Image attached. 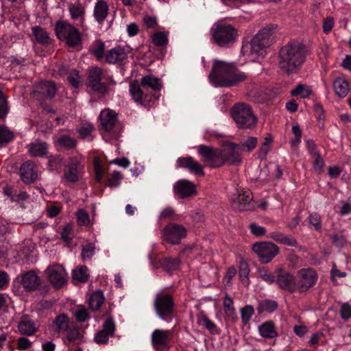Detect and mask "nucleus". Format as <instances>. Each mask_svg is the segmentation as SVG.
Wrapping results in <instances>:
<instances>
[{"label":"nucleus","mask_w":351,"mask_h":351,"mask_svg":"<svg viewBox=\"0 0 351 351\" xmlns=\"http://www.w3.org/2000/svg\"><path fill=\"white\" fill-rule=\"evenodd\" d=\"M307 53L303 43L297 40L289 42L279 50V68L288 75L297 73L305 62Z\"/></svg>","instance_id":"f257e3e1"},{"label":"nucleus","mask_w":351,"mask_h":351,"mask_svg":"<svg viewBox=\"0 0 351 351\" xmlns=\"http://www.w3.org/2000/svg\"><path fill=\"white\" fill-rule=\"evenodd\" d=\"M87 81L92 90L103 95L108 94L110 87L116 84L113 76L99 66H94L88 71Z\"/></svg>","instance_id":"f03ea898"},{"label":"nucleus","mask_w":351,"mask_h":351,"mask_svg":"<svg viewBox=\"0 0 351 351\" xmlns=\"http://www.w3.org/2000/svg\"><path fill=\"white\" fill-rule=\"evenodd\" d=\"M274 29V25H267L252 38L250 43V56L255 58L265 56L266 49L273 44Z\"/></svg>","instance_id":"7ed1b4c3"},{"label":"nucleus","mask_w":351,"mask_h":351,"mask_svg":"<svg viewBox=\"0 0 351 351\" xmlns=\"http://www.w3.org/2000/svg\"><path fill=\"white\" fill-rule=\"evenodd\" d=\"M230 113L239 129L250 130L257 123V117L252 107L247 104L243 102L234 104Z\"/></svg>","instance_id":"20e7f679"},{"label":"nucleus","mask_w":351,"mask_h":351,"mask_svg":"<svg viewBox=\"0 0 351 351\" xmlns=\"http://www.w3.org/2000/svg\"><path fill=\"white\" fill-rule=\"evenodd\" d=\"M153 305L156 315L162 320L170 322L176 317V304L172 294L165 291L158 292Z\"/></svg>","instance_id":"39448f33"},{"label":"nucleus","mask_w":351,"mask_h":351,"mask_svg":"<svg viewBox=\"0 0 351 351\" xmlns=\"http://www.w3.org/2000/svg\"><path fill=\"white\" fill-rule=\"evenodd\" d=\"M55 33L58 38L66 42L71 47L80 45L82 34L75 27L66 21H58L55 24Z\"/></svg>","instance_id":"423d86ee"},{"label":"nucleus","mask_w":351,"mask_h":351,"mask_svg":"<svg viewBox=\"0 0 351 351\" xmlns=\"http://www.w3.org/2000/svg\"><path fill=\"white\" fill-rule=\"evenodd\" d=\"M239 36L238 30L232 25L215 24L212 29V37L219 47H228L234 43Z\"/></svg>","instance_id":"0eeeda50"},{"label":"nucleus","mask_w":351,"mask_h":351,"mask_svg":"<svg viewBox=\"0 0 351 351\" xmlns=\"http://www.w3.org/2000/svg\"><path fill=\"white\" fill-rule=\"evenodd\" d=\"M84 158L82 156L70 157L68 164L64 167L62 178L70 183H75L80 180L84 169Z\"/></svg>","instance_id":"6e6552de"},{"label":"nucleus","mask_w":351,"mask_h":351,"mask_svg":"<svg viewBox=\"0 0 351 351\" xmlns=\"http://www.w3.org/2000/svg\"><path fill=\"white\" fill-rule=\"evenodd\" d=\"M232 62L215 59L213 60L208 79L215 87H222L223 80H225L231 71Z\"/></svg>","instance_id":"1a4fd4ad"},{"label":"nucleus","mask_w":351,"mask_h":351,"mask_svg":"<svg viewBox=\"0 0 351 351\" xmlns=\"http://www.w3.org/2000/svg\"><path fill=\"white\" fill-rule=\"evenodd\" d=\"M296 278V291L300 293L307 291L315 284L318 276L313 268H303L298 271Z\"/></svg>","instance_id":"9d476101"},{"label":"nucleus","mask_w":351,"mask_h":351,"mask_svg":"<svg viewBox=\"0 0 351 351\" xmlns=\"http://www.w3.org/2000/svg\"><path fill=\"white\" fill-rule=\"evenodd\" d=\"M21 284L27 292L39 290L40 293L45 295L49 292V287L47 285H41V279L35 271L31 270L21 275Z\"/></svg>","instance_id":"9b49d317"},{"label":"nucleus","mask_w":351,"mask_h":351,"mask_svg":"<svg viewBox=\"0 0 351 351\" xmlns=\"http://www.w3.org/2000/svg\"><path fill=\"white\" fill-rule=\"evenodd\" d=\"M198 153L202 157L205 165L210 168H218L223 166L221 150L201 145L198 147Z\"/></svg>","instance_id":"f8f14e48"},{"label":"nucleus","mask_w":351,"mask_h":351,"mask_svg":"<svg viewBox=\"0 0 351 351\" xmlns=\"http://www.w3.org/2000/svg\"><path fill=\"white\" fill-rule=\"evenodd\" d=\"M57 87L53 81H40L33 86L31 92L32 98L39 101L52 99L56 93Z\"/></svg>","instance_id":"ddd939ff"},{"label":"nucleus","mask_w":351,"mask_h":351,"mask_svg":"<svg viewBox=\"0 0 351 351\" xmlns=\"http://www.w3.org/2000/svg\"><path fill=\"white\" fill-rule=\"evenodd\" d=\"M252 250L262 263H269L279 253V247L271 242L255 243L252 245Z\"/></svg>","instance_id":"4468645a"},{"label":"nucleus","mask_w":351,"mask_h":351,"mask_svg":"<svg viewBox=\"0 0 351 351\" xmlns=\"http://www.w3.org/2000/svg\"><path fill=\"white\" fill-rule=\"evenodd\" d=\"M130 93L135 102L144 106H147L151 101L158 98L157 95L146 91L137 80L130 83Z\"/></svg>","instance_id":"2eb2a0df"},{"label":"nucleus","mask_w":351,"mask_h":351,"mask_svg":"<svg viewBox=\"0 0 351 351\" xmlns=\"http://www.w3.org/2000/svg\"><path fill=\"white\" fill-rule=\"evenodd\" d=\"M45 273L50 283L56 289H60L66 283L67 273L59 264L49 266Z\"/></svg>","instance_id":"dca6fc26"},{"label":"nucleus","mask_w":351,"mask_h":351,"mask_svg":"<svg viewBox=\"0 0 351 351\" xmlns=\"http://www.w3.org/2000/svg\"><path fill=\"white\" fill-rule=\"evenodd\" d=\"M278 287L284 291L293 293L296 291V278L290 272L278 269L276 271Z\"/></svg>","instance_id":"f3484780"},{"label":"nucleus","mask_w":351,"mask_h":351,"mask_svg":"<svg viewBox=\"0 0 351 351\" xmlns=\"http://www.w3.org/2000/svg\"><path fill=\"white\" fill-rule=\"evenodd\" d=\"M163 236L168 243L178 244L186 236V230L183 226L169 223L164 228Z\"/></svg>","instance_id":"a211bd4d"},{"label":"nucleus","mask_w":351,"mask_h":351,"mask_svg":"<svg viewBox=\"0 0 351 351\" xmlns=\"http://www.w3.org/2000/svg\"><path fill=\"white\" fill-rule=\"evenodd\" d=\"M21 180L26 184H30L38 180L39 171L37 165L32 160L24 162L20 169Z\"/></svg>","instance_id":"6ab92c4d"},{"label":"nucleus","mask_w":351,"mask_h":351,"mask_svg":"<svg viewBox=\"0 0 351 351\" xmlns=\"http://www.w3.org/2000/svg\"><path fill=\"white\" fill-rule=\"evenodd\" d=\"M172 336L171 330L156 329L152 334V346L156 350L167 348Z\"/></svg>","instance_id":"aec40b11"},{"label":"nucleus","mask_w":351,"mask_h":351,"mask_svg":"<svg viewBox=\"0 0 351 351\" xmlns=\"http://www.w3.org/2000/svg\"><path fill=\"white\" fill-rule=\"evenodd\" d=\"M237 146V143H230L225 149L221 150L223 165L226 162L230 165H238L241 162V151Z\"/></svg>","instance_id":"412c9836"},{"label":"nucleus","mask_w":351,"mask_h":351,"mask_svg":"<svg viewBox=\"0 0 351 351\" xmlns=\"http://www.w3.org/2000/svg\"><path fill=\"white\" fill-rule=\"evenodd\" d=\"M178 167L187 169L191 173L197 176H204V167L195 160L191 156L178 158L177 161Z\"/></svg>","instance_id":"4be33fe9"},{"label":"nucleus","mask_w":351,"mask_h":351,"mask_svg":"<svg viewBox=\"0 0 351 351\" xmlns=\"http://www.w3.org/2000/svg\"><path fill=\"white\" fill-rule=\"evenodd\" d=\"M99 120L102 129L110 132L117 127V114L109 108L104 109L100 112Z\"/></svg>","instance_id":"5701e85b"},{"label":"nucleus","mask_w":351,"mask_h":351,"mask_svg":"<svg viewBox=\"0 0 351 351\" xmlns=\"http://www.w3.org/2000/svg\"><path fill=\"white\" fill-rule=\"evenodd\" d=\"M230 70V74H228L226 80L222 81V87L236 86L247 79V75L244 72L241 71L235 64H232Z\"/></svg>","instance_id":"b1692460"},{"label":"nucleus","mask_w":351,"mask_h":351,"mask_svg":"<svg viewBox=\"0 0 351 351\" xmlns=\"http://www.w3.org/2000/svg\"><path fill=\"white\" fill-rule=\"evenodd\" d=\"M129 50L123 47H116L110 49L105 55V61L108 64H121L127 58Z\"/></svg>","instance_id":"393cba45"},{"label":"nucleus","mask_w":351,"mask_h":351,"mask_svg":"<svg viewBox=\"0 0 351 351\" xmlns=\"http://www.w3.org/2000/svg\"><path fill=\"white\" fill-rule=\"evenodd\" d=\"M39 324L37 322L27 315H23L19 322L18 329L21 334L30 336L34 335L38 329Z\"/></svg>","instance_id":"a878e982"},{"label":"nucleus","mask_w":351,"mask_h":351,"mask_svg":"<svg viewBox=\"0 0 351 351\" xmlns=\"http://www.w3.org/2000/svg\"><path fill=\"white\" fill-rule=\"evenodd\" d=\"M69 12L73 20L79 21V25L82 30H86L87 26L85 25V7L80 2L70 3L69 5Z\"/></svg>","instance_id":"bb28decb"},{"label":"nucleus","mask_w":351,"mask_h":351,"mask_svg":"<svg viewBox=\"0 0 351 351\" xmlns=\"http://www.w3.org/2000/svg\"><path fill=\"white\" fill-rule=\"evenodd\" d=\"M174 192L180 198H186L196 193L195 184L186 180H179L174 185Z\"/></svg>","instance_id":"cd10ccee"},{"label":"nucleus","mask_w":351,"mask_h":351,"mask_svg":"<svg viewBox=\"0 0 351 351\" xmlns=\"http://www.w3.org/2000/svg\"><path fill=\"white\" fill-rule=\"evenodd\" d=\"M28 154L33 158L47 156L49 145L46 142L34 141L26 145Z\"/></svg>","instance_id":"c85d7f7f"},{"label":"nucleus","mask_w":351,"mask_h":351,"mask_svg":"<svg viewBox=\"0 0 351 351\" xmlns=\"http://www.w3.org/2000/svg\"><path fill=\"white\" fill-rule=\"evenodd\" d=\"M141 84L143 88L146 91L152 93L156 95V93L160 91L162 87L161 80L152 75H147L141 79Z\"/></svg>","instance_id":"c756f323"},{"label":"nucleus","mask_w":351,"mask_h":351,"mask_svg":"<svg viewBox=\"0 0 351 351\" xmlns=\"http://www.w3.org/2000/svg\"><path fill=\"white\" fill-rule=\"evenodd\" d=\"M252 198L251 193L245 191L242 195H239L237 199L233 202V207L239 211H246L252 210L254 206L251 204Z\"/></svg>","instance_id":"7c9ffc66"},{"label":"nucleus","mask_w":351,"mask_h":351,"mask_svg":"<svg viewBox=\"0 0 351 351\" xmlns=\"http://www.w3.org/2000/svg\"><path fill=\"white\" fill-rule=\"evenodd\" d=\"M108 14V5L104 0H98L96 3L94 10L93 16L95 20L101 24L106 19Z\"/></svg>","instance_id":"2f4dec72"},{"label":"nucleus","mask_w":351,"mask_h":351,"mask_svg":"<svg viewBox=\"0 0 351 351\" xmlns=\"http://www.w3.org/2000/svg\"><path fill=\"white\" fill-rule=\"evenodd\" d=\"M258 332L262 337L266 339H273L278 336L273 321H267L260 325Z\"/></svg>","instance_id":"473e14b6"},{"label":"nucleus","mask_w":351,"mask_h":351,"mask_svg":"<svg viewBox=\"0 0 351 351\" xmlns=\"http://www.w3.org/2000/svg\"><path fill=\"white\" fill-rule=\"evenodd\" d=\"M267 237L274 239L278 243L288 246L295 247L298 245L296 239L293 237L285 235L280 232L275 231L270 232Z\"/></svg>","instance_id":"72a5a7b5"},{"label":"nucleus","mask_w":351,"mask_h":351,"mask_svg":"<svg viewBox=\"0 0 351 351\" xmlns=\"http://www.w3.org/2000/svg\"><path fill=\"white\" fill-rule=\"evenodd\" d=\"M159 264L165 271L171 274L173 271L178 269L180 260L179 258L167 256L160 258Z\"/></svg>","instance_id":"f704fd0d"},{"label":"nucleus","mask_w":351,"mask_h":351,"mask_svg":"<svg viewBox=\"0 0 351 351\" xmlns=\"http://www.w3.org/2000/svg\"><path fill=\"white\" fill-rule=\"evenodd\" d=\"M52 327L56 332H65L70 327L69 318L67 315L62 313L56 316L53 322Z\"/></svg>","instance_id":"c9c22d12"},{"label":"nucleus","mask_w":351,"mask_h":351,"mask_svg":"<svg viewBox=\"0 0 351 351\" xmlns=\"http://www.w3.org/2000/svg\"><path fill=\"white\" fill-rule=\"evenodd\" d=\"M333 88L335 93L340 97H345L350 91L348 82L341 77H337L333 82Z\"/></svg>","instance_id":"e433bc0d"},{"label":"nucleus","mask_w":351,"mask_h":351,"mask_svg":"<svg viewBox=\"0 0 351 351\" xmlns=\"http://www.w3.org/2000/svg\"><path fill=\"white\" fill-rule=\"evenodd\" d=\"M197 323L199 325L204 326L212 334L219 333V330L217 328L215 324L203 312H200L197 315Z\"/></svg>","instance_id":"4c0bfd02"},{"label":"nucleus","mask_w":351,"mask_h":351,"mask_svg":"<svg viewBox=\"0 0 351 351\" xmlns=\"http://www.w3.org/2000/svg\"><path fill=\"white\" fill-rule=\"evenodd\" d=\"M104 302V293L101 291H95L90 297L88 304L93 311L99 310Z\"/></svg>","instance_id":"58836bf2"},{"label":"nucleus","mask_w":351,"mask_h":351,"mask_svg":"<svg viewBox=\"0 0 351 351\" xmlns=\"http://www.w3.org/2000/svg\"><path fill=\"white\" fill-rule=\"evenodd\" d=\"M65 332H66V337L63 338V341L64 343L68 346L82 337L80 330L77 327L71 328L70 326Z\"/></svg>","instance_id":"ea45409f"},{"label":"nucleus","mask_w":351,"mask_h":351,"mask_svg":"<svg viewBox=\"0 0 351 351\" xmlns=\"http://www.w3.org/2000/svg\"><path fill=\"white\" fill-rule=\"evenodd\" d=\"M105 44L101 40L94 41L90 47L89 51L95 56L98 60L105 58Z\"/></svg>","instance_id":"a19ab883"},{"label":"nucleus","mask_w":351,"mask_h":351,"mask_svg":"<svg viewBox=\"0 0 351 351\" xmlns=\"http://www.w3.org/2000/svg\"><path fill=\"white\" fill-rule=\"evenodd\" d=\"M278 305V303L274 300H264L258 303L257 311L259 314L266 313H273L277 309Z\"/></svg>","instance_id":"79ce46f5"},{"label":"nucleus","mask_w":351,"mask_h":351,"mask_svg":"<svg viewBox=\"0 0 351 351\" xmlns=\"http://www.w3.org/2000/svg\"><path fill=\"white\" fill-rule=\"evenodd\" d=\"M14 137V132L7 126L0 125V147L8 145Z\"/></svg>","instance_id":"37998d69"},{"label":"nucleus","mask_w":351,"mask_h":351,"mask_svg":"<svg viewBox=\"0 0 351 351\" xmlns=\"http://www.w3.org/2000/svg\"><path fill=\"white\" fill-rule=\"evenodd\" d=\"M32 32L38 43L45 45L49 43V36L48 32L40 26H36L32 28Z\"/></svg>","instance_id":"c03bdc74"},{"label":"nucleus","mask_w":351,"mask_h":351,"mask_svg":"<svg viewBox=\"0 0 351 351\" xmlns=\"http://www.w3.org/2000/svg\"><path fill=\"white\" fill-rule=\"evenodd\" d=\"M311 94V88L303 84H299L294 89L291 91V96L295 97L300 95L303 99L309 97Z\"/></svg>","instance_id":"a18cd8bd"},{"label":"nucleus","mask_w":351,"mask_h":351,"mask_svg":"<svg viewBox=\"0 0 351 351\" xmlns=\"http://www.w3.org/2000/svg\"><path fill=\"white\" fill-rule=\"evenodd\" d=\"M258 139L254 136H250L242 143H237V147L242 152H252L257 145Z\"/></svg>","instance_id":"49530a36"},{"label":"nucleus","mask_w":351,"mask_h":351,"mask_svg":"<svg viewBox=\"0 0 351 351\" xmlns=\"http://www.w3.org/2000/svg\"><path fill=\"white\" fill-rule=\"evenodd\" d=\"M88 269L86 266H80L73 271V278L80 282H85L88 280Z\"/></svg>","instance_id":"de8ad7c7"},{"label":"nucleus","mask_w":351,"mask_h":351,"mask_svg":"<svg viewBox=\"0 0 351 351\" xmlns=\"http://www.w3.org/2000/svg\"><path fill=\"white\" fill-rule=\"evenodd\" d=\"M10 111L7 97L0 90V120L4 121Z\"/></svg>","instance_id":"09e8293b"},{"label":"nucleus","mask_w":351,"mask_h":351,"mask_svg":"<svg viewBox=\"0 0 351 351\" xmlns=\"http://www.w3.org/2000/svg\"><path fill=\"white\" fill-rule=\"evenodd\" d=\"M57 142L59 145H60L67 149H73L77 145V141L74 138L71 137L69 135L60 136L58 138Z\"/></svg>","instance_id":"8fccbe9b"},{"label":"nucleus","mask_w":351,"mask_h":351,"mask_svg":"<svg viewBox=\"0 0 351 351\" xmlns=\"http://www.w3.org/2000/svg\"><path fill=\"white\" fill-rule=\"evenodd\" d=\"M95 245L93 243H88L82 245L81 257L84 261H90L95 254Z\"/></svg>","instance_id":"3c124183"},{"label":"nucleus","mask_w":351,"mask_h":351,"mask_svg":"<svg viewBox=\"0 0 351 351\" xmlns=\"http://www.w3.org/2000/svg\"><path fill=\"white\" fill-rule=\"evenodd\" d=\"M240 313L243 324L247 325L254 314V308L252 305H246L240 309Z\"/></svg>","instance_id":"603ef678"},{"label":"nucleus","mask_w":351,"mask_h":351,"mask_svg":"<svg viewBox=\"0 0 351 351\" xmlns=\"http://www.w3.org/2000/svg\"><path fill=\"white\" fill-rule=\"evenodd\" d=\"M223 306L226 315L228 317H232V319H236L237 316L235 315V308L234 307L233 300L228 295H226L224 298Z\"/></svg>","instance_id":"864d4df0"},{"label":"nucleus","mask_w":351,"mask_h":351,"mask_svg":"<svg viewBox=\"0 0 351 351\" xmlns=\"http://www.w3.org/2000/svg\"><path fill=\"white\" fill-rule=\"evenodd\" d=\"M152 40L156 46H166L168 43L167 34L162 32H156L152 36Z\"/></svg>","instance_id":"5fc2aeb1"},{"label":"nucleus","mask_w":351,"mask_h":351,"mask_svg":"<svg viewBox=\"0 0 351 351\" xmlns=\"http://www.w3.org/2000/svg\"><path fill=\"white\" fill-rule=\"evenodd\" d=\"M63 158L60 156H50L48 160V167L51 171H58L62 165Z\"/></svg>","instance_id":"6e6d98bb"},{"label":"nucleus","mask_w":351,"mask_h":351,"mask_svg":"<svg viewBox=\"0 0 351 351\" xmlns=\"http://www.w3.org/2000/svg\"><path fill=\"white\" fill-rule=\"evenodd\" d=\"M249 273L250 268L247 263L243 258H241L239 265V274L241 280H248Z\"/></svg>","instance_id":"4d7b16f0"},{"label":"nucleus","mask_w":351,"mask_h":351,"mask_svg":"<svg viewBox=\"0 0 351 351\" xmlns=\"http://www.w3.org/2000/svg\"><path fill=\"white\" fill-rule=\"evenodd\" d=\"M123 179L121 173L119 171H114L108 179L107 185L110 188L117 187Z\"/></svg>","instance_id":"13d9d810"},{"label":"nucleus","mask_w":351,"mask_h":351,"mask_svg":"<svg viewBox=\"0 0 351 351\" xmlns=\"http://www.w3.org/2000/svg\"><path fill=\"white\" fill-rule=\"evenodd\" d=\"M93 130L94 127L90 123H83L77 129L80 138L83 139L90 136Z\"/></svg>","instance_id":"bf43d9fd"},{"label":"nucleus","mask_w":351,"mask_h":351,"mask_svg":"<svg viewBox=\"0 0 351 351\" xmlns=\"http://www.w3.org/2000/svg\"><path fill=\"white\" fill-rule=\"evenodd\" d=\"M74 317L77 322H84L89 318L88 310L84 307L80 306L75 312Z\"/></svg>","instance_id":"052dcab7"},{"label":"nucleus","mask_w":351,"mask_h":351,"mask_svg":"<svg viewBox=\"0 0 351 351\" xmlns=\"http://www.w3.org/2000/svg\"><path fill=\"white\" fill-rule=\"evenodd\" d=\"M102 330L113 336L115 332V323L112 317H108L104 322Z\"/></svg>","instance_id":"680f3d73"},{"label":"nucleus","mask_w":351,"mask_h":351,"mask_svg":"<svg viewBox=\"0 0 351 351\" xmlns=\"http://www.w3.org/2000/svg\"><path fill=\"white\" fill-rule=\"evenodd\" d=\"M313 158H314V161L313 162V169L318 173H322L325 163L321 156V154H317V156H315Z\"/></svg>","instance_id":"e2e57ef3"},{"label":"nucleus","mask_w":351,"mask_h":351,"mask_svg":"<svg viewBox=\"0 0 351 351\" xmlns=\"http://www.w3.org/2000/svg\"><path fill=\"white\" fill-rule=\"evenodd\" d=\"M67 80L72 86H73L75 88H78L80 83L78 71H77L76 69H73L70 72L67 77Z\"/></svg>","instance_id":"0e129e2a"},{"label":"nucleus","mask_w":351,"mask_h":351,"mask_svg":"<svg viewBox=\"0 0 351 351\" xmlns=\"http://www.w3.org/2000/svg\"><path fill=\"white\" fill-rule=\"evenodd\" d=\"M77 222L80 226H87L90 222L89 215L86 211L83 209L77 213Z\"/></svg>","instance_id":"69168bd1"},{"label":"nucleus","mask_w":351,"mask_h":351,"mask_svg":"<svg viewBox=\"0 0 351 351\" xmlns=\"http://www.w3.org/2000/svg\"><path fill=\"white\" fill-rule=\"evenodd\" d=\"M259 274L263 280H264L269 284L276 282V276L273 275L268 270L264 269H261L259 271Z\"/></svg>","instance_id":"338daca9"},{"label":"nucleus","mask_w":351,"mask_h":351,"mask_svg":"<svg viewBox=\"0 0 351 351\" xmlns=\"http://www.w3.org/2000/svg\"><path fill=\"white\" fill-rule=\"evenodd\" d=\"M340 315L342 319L348 320L351 317V306L348 303H344L340 308Z\"/></svg>","instance_id":"774afa93"}]
</instances>
